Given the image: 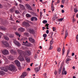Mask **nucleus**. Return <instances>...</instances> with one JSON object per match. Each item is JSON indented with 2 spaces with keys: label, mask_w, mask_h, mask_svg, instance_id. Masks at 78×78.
I'll return each mask as SVG.
<instances>
[{
  "label": "nucleus",
  "mask_w": 78,
  "mask_h": 78,
  "mask_svg": "<svg viewBox=\"0 0 78 78\" xmlns=\"http://www.w3.org/2000/svg\"><path fill=\"white\" fill-rule=\"evenodd\" d=\"M7 67L9 70H10L12 72H16L17 70V68L13 65H11Z\"/></svg>",
  "instance_id": "nucleus-1"
},
{
  "label": "nucleus",
  "mask_w": 78,
  "mask_h": 78,
  "mask_svg": "<svg viewBox=\"0 0 78 78\" xmlns=\"http://www.w3.org/2000/svg\"><path fill=\"white\" fill-rule=\"evenodd\" d=\"M25 6L27 9H29V10H32V9L31 8V6H30V5L28 4H26Z\"/></svg>",
  "instance_id": "nucleus-2"
},
{
  "label": "nucleus",
  "mask_w": 78,
  "mask_h": 78,
  "mask_svg": "<svg viewBox=\"0 0 78 78\" xmlns=\"http://www.w3.org/2000/svg\"><path fill=\"white\" fill-rule=\"evenodd\" d=\"M17 51L18 53V54H20V56H23V52L22 50L20 49H18L17 50Z\"/></svg>",
  "instance_id": "nucleus-3"
},
{
  "label": "nucleus",
  "mask_w": 78,
  "mask_h": 78,
  "mask_svg": "<svg viewBox=\"0 0 78 78\" xmlns=\"http://www.w3.org/2000/svg\"><path fill=\"white\" fill-rule=\"evenodd\" d=\"M22 25L25 27H30V25L29 24V23H26L25 22H23L22 23Z\"/></svg>",
  "instance_id": "nucleus-4"
},
{
  "label": "nucleus",
  "mask_w": 78,
  "mask_h": 78,
  "mask_svg": "<svg viewBox=\"0 0 78 78\" xmlns=\"http://www.w3.org/2000/svg\"><path fill=\"white\" fill-rule=\"evenodd\" d=\"M22 56L23 55H20L18 57V59L20 61H25V58L22 57Z\"/></svg>",
  "instance_id": "nucleus-5"
},
{
  "label": "nucleus",
  "mask_w": 78,
  "mask_h": 78,
  "mask_svg": "<svg viewBox=\"0 0 78 78\" xmlns=\"http://www.w3.org/2000/svg\"><path fill=\"white\" fill-rule=\"evenodd\" d=\"M2 53L4 55H8L9 53V51L6 49H5L4 50L2 51Z\"/></svg>",
  "instance_id": "nucleus-6"
},
{
  "label": "nucleus",
  "mask_w": 78,
  "mask_h": 78,
  "mask_svg": "<svg viewBox=\"0 0 78 78\" xmlns=\"http://www.w3.org/2000/svg\"><path fill=\"white\" fill-rule=\"evenodd\" d=\"M19 6H20V8L21 10H25V6L21 4H20Z\"/></svg>",
  "instance_id": "nucleus-7"
},
{
  "label": "nucleus",
  "mask_w": 78,
  "mask_h": 78,
  "mask_svg": "<svg viewBox=\"0 0 78 78\" xmlns=\"http://www.w3.org/2000/svg\"><path fill=\"white\" fill-rule=\"evenodd\" d=\"M18 31L19 32L22 33L25 31V29L23 27H21L19 28Z\"/></svg>",
  "instance_id": "nucleus-8"
},
{
  "label": "nucleus",
  "mask_w": 78,
  "mask_h": 78,
  "mask_svg": "<svg viewBox=\"0 0 78 78\" xmlns=\"http://www.w3.org/2000/svg\"><path fill=\"white\" fill-rule=\"evenodd\" d=\"M25 54L27 56H30L31 55V52L29 50H27L25 51Z\"/></svg>",
  "instance_id": "nucleus-9"
},
{
  "label": "nucleus",
  "mask_w": 78,
  "mask_h": 78,
  "mask_svg": "<svg viewBox=\"0 0 78 78\" xmlns=\"http://www.w3.org/2000/svg\"><path fill=\"white\" fill-rule=\"evenodd\" d=\"M15 64L17 66H18V67H20V62L19 61L17 60H16L15 61Z\"/></svg>",
  "instance_id": "nucleus-10"
},
{
  "label": "nucleus",
  "mask_w": 78,
  "mask_h": 78,
  "mask_svg": "<svg viewBox=\"0 0 78 78\" xmlns=\"http://www.w3.org/2000/svg\"><path fill=\"white\" fill-rule=\"evenodd\" d=\"M29 32L30 33H31V34H34L35 33V31L33 29H29Z\"/></svg>",
  "instance_id": "nucleus-11"
},
{
  "label": "nucleus",
  "mask_w": 78,
  "mask_h": 78,
  "mask_svg": "<svg viewBox=\"0 0 78 78\" xmlns=\"http://www.w3.org/2000/svg\"><path fill=\"white\" fill-rule=\"evenodd\" d=\"M69 58H70V56H68L66 60V64H69V61H70L71 59H69Z\"/></svg>",
  "instance_id": "nucleus-12"
},
{
  "label": "nucleus",
  "mask_w": 78,
  "mask_h": 78,
  "mask_svg": "<svg viewBox=\"0 0 78 78\" xmlns=\"http://www.w3.org/2000/svg\"><path fill=\"white\" fill-rule=\"evenodd\" d=\"M14 44H15L16 45H17L18 47H19V46L20 45V44L19 42L16 40L14 41Z\"/></svg>",
  "instance_id": "nucleus-13"
},
{
  "label": "nucleus",
  "mask_w": 78,
  "mask_h": 78,
  "mask_svg": "<svg viewBox=\"0 0 78 78\" xmlns=\"http://www.w3.org/2000/svg\"><path fill=\"white\" fill-rule=\"evenodd\" d=\"M41 64L40 65V66L38 68H36L35 69V72H36V73L37 72H38V71L40 69H41Z\"/></svg>",
  "instance_id": "nucleus-14"
},
{
  "label": "nucleus",
  "mask_w": 78,
  "mask_h": 78,
  "mask_svg": "<svg viewBox=\"0 0 78 78\" xmlns=\"http://www.w3.org/2000/svg\"><path fill=\"white\" fill-rule=\"evenodd\" d=\"M10 51L11 53V54H12L13 55H16L17 54L16 52L15 51L13 50V49L10 50Z\"/></svg>",
  "instance_id": "nucleus-15"
},
{
  "label": "nucleus",
  "mask_w": 78,
  "mask_h": 78,
  "mask_svg": "<svg viewBox=\"0 0 78 78\" xmlns=\"http://www.w3.org/2000/svg\"><path fill=\"white\" fill-rule=\"evenodd\" d=\"M0 69L1 70H3L5 72H7L8 71V69H6L5 67H0Z\"/></svg>",
  "instance_id": "nucleus-16"
},
{
  "label": "nucleus",
  "mask_w": 78,
  "mask_h": 78,
  "mask_svg": "<svg viewBox=\"0 0 78 78\" xmlns=\"http://www.w3.org/2000/svg\"><path fill=\"white\" fill-rule=\"evenodd\" d=\"M31 21H33L34 20V21H37V18L36 17H32L31 18Z\"/></svg>",
  "instance_id": "nucleus-17"
},
{
  "label": "nucleus",
  "mask_w": 78,
  "mask_h": 78,
  "mask_svg": "<svg viewBox=\"0 0 78 78\" xmlns=\"http://www.w3.org/2000/svg\"><path fill=\"white\" fill-rule=\"evenodd\" d=\"M65 68H63V71L62 72V75H66L67 74V71H65Z\"/></svg>",
  "instance_id": "nucleus-18"
},
{
  "label": "nucleus",
  "mask_w": 78,
  "mask_h": 78,
  "mask_svg": "<svg viewBox=\"0 0 78 78\" xmlns=\"http://www.w3.org/2000/svg\"><path fill=\"white\" fill-rule=\"evenodd\" d=\"M16 10V7H14L13 8H12L10 9V12H14L15 10Z\"/></svg>",
  "instance_id": "nucleus-19"
},
{
  "label": "nucleus",
  "mask_w": 78,
  "mask_h": 78,
  "mask_svg": "<svg viewBox=\"0 0 78 78\" xmlns=\"http://www.w3.org/2000/svg\"><path fill=\"white\" fill-rule=\"evenodd\" d=\"M25 59L27 61V62H30V59L28 56L25 57Z\"/></svg>",
  "instance_id": "nucleus-20"
},
{
  "label": "nucleus",
  "mask_w": 78,
  "mask_h": 78,
  "mask_svg": "<svg viewBox=\"0 0 78 78\" xmlns=\"http://www.w3.org/2000/svg\"><path fill=\"white\" fill-rule=\"evenodd\" d=\"M29 40L32 43H33V42H34V40L31 37H30L29 38Z\"/></svg>",
  "instance_id": "nucleus-21"
},
{
  "label": "nucleus",
  "mask_w": 78,
  "mask_h": 78,
  "mask_svg": "<svg viewBox=\"0 0 78 78\" xmlns=\"http://www.w3.org/2000/svg\"><path fill=\"white\" fill-rule=\"evenodd\" d=\"M3 44L4 45H5V47H8V46H9V44L6 41H5L3 43Z\"/></svg>",
  "instance_id": "nucleus-22"
},
{
  "label": "nucleus",
  "mask_w": 78,
  "mask_h": 78,
  "mask_svg": "<svg viewBox=\"0 0 78 78\" xmlns=\"http://www.w3.org/2000/svg\"><path fill=\"white\" fill-rule=\"evenodd\" d=\"M0 75H5V72L3 71H0Z\"/></svg>",
  "instance_id": "nucleus-23"
},
{
  "label": "nucleus",
  "mask_w": 78,
  "mask_h": 78,
  "mask_svg": "<svg viewBox=\"0 0 78 78\" xmlns=\"http://www.w3.org/2000/svg\"><path fill=\"white\" fill-rule=\"evenodd\" d=\"M8 59H9V60H11V61H12L13 59V57H12V56H9L8 57Z\"/></svg>",
  "instance_id": "nucleus-24"
},
{
  "label": "nucleus",
  "mask_w": 78,
  "mask_h": 78,
  "mask_svg": "<svg viewBox=\"0 0 78 78\" xmlns=\"http://www.w3.org/2000/svg\"><path fill=\"white\" fill-rule=\"evenodd\" d=\"M51 10L52 11H54L55 10V8H54V6L53 4L51 5Z\"/></svg>",
  "instance_id": "nucleus-25"
},
{
  "label": "nucleus",
  "mask_w": 78,
  "mask_h": 78,
  "mask_svg": "<svg viewBox=\"0 0 78 78\" xmlns=\"http://www.w3.org/2000/svg\"><path fill=\"white\" fill-rule=\"evenodd\" d=\"M22 75L23 76H26L27 75V72H24L22 73Z\"/></svg>",
  "instance_id": "nucleus-26"
},
{
  "label": "nucleus",
  "mask_w": 78,
  "mask_h": 78,
  "mask_svg": "<svg viewBox=\"0 0 78 78\" xmlns=\"http://www.w3.org/2000/svg\"><path fill=\"white\" fill-rule=\"evenodd\" d=\"M53 39L52 38V40H51L50 41V46H51V45H52V44H53Z\"/></svg>",
  "instance_id": "nucleus-27"
},
{
  "label": "nucleus",
  "mask_w": 78,
  "mask_h": 78,
  "mask_svg": "<svg viewBox=\"0 0 78 78\" xmlns=\"http://www.w3.org/2000/svg\"><path fill=\"white\" fill-rule=\"evenodd\" d=\"M23 45H25V46H26L27 44L28 43V41H26L25 42H24V41H23Z\"/></svg>",
  "instance_id": "nucleus-28"
},
{
  "label": "nucleus",
  "mask_w": 78,
  "mask_h": 78,
  "mask_svg": "<svg viewBox=\"0 0 78 78\" xmlns=\"http://www.w3.org/2000/svg\"><path fill=\"white\" fill-rule=\"evenodd\" d=\"M62 66H61L60 68L59 69V71H58V73L59 74H60V73H61V70H62Z\"/></svg>",
  "instance_id": "nucleus-29"
},
{
  "label": "nucleus",
  "mask_w": 78,
  "mask_h": 78,
  "mask_svg": "<svg viewBox=\"0 0 78 78\" xmlns=\"http://www.w3.org/2000/svg\"><path fill=\"white\" fill-rule=\"evenodd\" d=\"M64 52H65V48H64V47H63L62 49V55H63L64 54Z\"/></svg>",
  "instance_id": "nucleus-30"
},
{
  "label": "nucleus",
  "mask_w": 78,
  "mask_h": 78,
  "mask_svg": "<svg viewBox=\"0 0 78 78\" xmlns=\"http://www.w3.org/2000/svg\"><path fill=\"white\" fill-rule=\"evenodd\" d=\"M57 51L58 52H60L61 51V48H57Z\"/></svg>",
  "instance_id": "nucleus-31"
},
{
  "label": "nucleus",
  "mask_w": 78,
  "mask_h": 78,
  "mask_svg": "<svg viewBox=\"0 0 78 78\" xmlns=\"http://www.w3.org/2000/svg\"><path fill=\"white\" fill-rule=\"evenodd\" d=\"M15 34L16 35H17V36H19V37H20V34H19L18 33L16 32Z\"/></svg>",
  "instance_id": "nucleus-32"
},
{
  "label": "nucleus",
  "mask_w": 78,
  "mask_h": 78,
  "mask_svg": "<svg viewBox=\"0 0 78 78\" xmlns=\"http://www.w3.org/2000/svg\"><path fill=\"white\" fill-rule=\"evenodd\" d=\"M0 30H3L4 31H5L6 30V28L5 27L4 28H0Z\"/></svg>",
  "instance_id": "nucleus-33"
},
{
  "label": "nucleus",
  "mask_w": 78,
  "mask_h": 78,
  "mask_svg": "<svg viewBox=\"0 0 78 78\" xmlns=\"http://www.w3.org/2000/svg\"><path fill=\"white\" fill-rule=\"evenodd\" d=\"M5 40H9V37L8 36L5 37Z\"/></svg>",
  "instance_id": "nucleus-34"
},
{
  "label": "nucleus",
  "mask_w": 78,
  "mask_h": 78,
  "mask_svg": "<svg viewBox=\"0 0 78 78\" xmlns=\"http://www.w3.org/2000/svg\"><path fill=\"white\" fill-rule=\"evenodd\" d=\"M74 12L75 13L77 12H78V9H77L76 8L74 9Z\"/></svg>",
  "instance_id": "nucleus-35"
},
{
  "label": "nucleus",
  "mask_w": 78,
  "mask_h": 78,
  "mask_svg": "<svg viewBox=\"0 0 78 78\" xmlns=\"http://www.w3.org/2000/svg\"><path fill=\"white\" fill-rule=\"evenodd\" d=\"M26 16L27 17H31L30 15L28 14H26Z\"/></svg>",
  "instance_id": "nucleus-36"
},
{
  "label": "nucleus",
  "mask_w": 78,
  "mask_h": 78,
  "mask_svg": "<svg viewBox=\"0 0 78 78\" xmlns=\"http://www.w3.org/2000/svg\"><path fill=\"white\" fill-rule=\"evenodd\" d=\"M30 43H27L26 44V46H27V47H30Z\"/></svg>",
  "instance_id": "nucleus-37"
},
{
  "label": "nucleus",
  "mask_w": 78,
  "mask_h": 78,
  "mask_svg": "<svg viewBox=\"0 0 78 78\" xmlns=\"http://www.w3.org/2000/svg\"><path fill=\"white\" fill-rule=\"evenodd\" d=\"M43 23H47V21L46 20H44L43 21Z\"/></svg>",
  "instance_id": "nucleus-38"
},
{
  "label": "nucleus",
  "mask_w": 78,
  "mask_h": 78,
  "mask_svg": "<svg viewBox=\"0 0 78 78\" xmlns=\"http://www.w3.org/2000/svg\"><path fill=\"white\" fill-rule=\"evenodd\" d=\"M70 52V50H68L67 52V54L66 55V56H67L69 55V53Z\"/></svg>",
  "instance_id": "nucleus-39"
},
{
  "label": "nucleus",
  "mask_w": 78,
  "mask_h": 78,
  "mask_svg": "<svg viewBox=\"0 0 78 78\" xmlns=\"http://www.w3.org/2000/svg\"><path fill=\"white\" fill-rule=\"evenodd\" d=\"M37 54H35L34 56V59H37Z\"/></svg>",
  "instance_id": "nucleus-40"
},
{
  "label": "nucleus",
  "mask_w": 78,
  "mask_h": 78,
  "mask_svg": "<svg viewBox=\"0 0 78 78\" xmlns=\"http://www.w3.org/2000/svg\"><path fill=\"white\" fill-rule=\"evenodd\" d=\"M43 36L44 37H47V34H44L43 35Z\"/></svg>",
  "instance_id": "nucleus-41"
},
{
  "label": "nucleus",
  "mask_w": 78,
  "mask_h": 78,
  "mask_svg": "<svg viewBox=\"0 0 78 78\" xmlns=\"http://www.w3.org/2000/svg\"><path fill=\"white\" fill-rule=\"evenodd\" d=\"M43 75L44 76V78H47V77L46 76L47 73H45L43 74Z\"/></svg>",
  "instance_id": "nucleus-42"
},
{
  "label": "nucleus",
  "mask_w": 78,
  "mask_h": 78,
  "mask_svg": "<svg viewBox=\"0 0 78 78\" xmlns=\"http://www.w3.org/2000/svg\"><path fill=\"white\" fill-rule=\"evenodd\" d=\"M65 36H68V32H67V30H66V31Z\"/></svg>",
  "instance_id": "nucleus-43"
},
{
  "label": "nucleus",
  "mask_w": 78,
  "mask_h": 78,
  "mask_svg": "<svg viewBox=\"0 0 78 78\" xmlns=\"http://www.w3.org/2000/svg\"><path fill=\"white\" fill-rule=\"evenodd\" d=\"M16 14H18L19 13V11L17 10H16L15 11V12Z\"/></svg>",
  "instance_id": "nucleus-44"
},
{
  "label": "nucleus",
  "mask_w": 78,
  "mask_h": 78,
  "mask_svg": "<svg viewBox=\"0 0 78 78\" xmlns=\"http://www.w3.org/2000/svg\"><path fill=\"white\" fill-rule=\"evenodd\" d=\"M10 37H14V36L12 34H10L9 36Z\"/></svg>",
  "instance_id": "nucleus-45"
},
{
  "label": "nucleus",
  "mask_w": 78,
  "mask_h": 78,
  "mask_svg": "<svg viewBox=\"0 0 78 78\" xmlns=\"http://www.w3.org/2000/svg\"><path fill=\"white\" fill-rule=\"evenodd\" d=\"M76 41L78 42V35H77L76 37Z\"/></svg>",
  "instance_id": "nucleus-46"
},
{
  "label": "nucleus",
  "mask_w": 78,
  "mask_h": 78,
  "mask_svg": "<svg viewBox=\"0 0 78 78\" xmlns=\"http://www.w3.org/2000/svg\"><path fill=\"white\" fill-rule=\"evenodd\" d=\"M65 2V0H62V3L63 4H64Z\"/></svg>",
  "instance_id": "nucleus-47"
},
{
  "label": "nucleus",
  "mask_w": 78,
  "mask_h": 78,
  "mask_svg": "<svg viewBox=\"0 0 78 78\" xmlns=\"http://www.w3.org/2000/svg\"><path fill=\"white\" fill-rule=\"evenodd\" d=\"M42 13L41 12H40V17H42Z\"/></svg>",
  "instance_id": "nucleus-48"
},
{
  "label": "nucleus",
  "mask_w": 78,
  "mask_h": 78,
  "mask_svg": "<svg viewBox=\"0 0 78 78\" xmlns=\"http://www.w3.org/2000/svg\"><path fill=\"white\" fill-rule=\"evenodd\" d=\"M73 22H74L75 21V20H75V18H74V16H73Z\"/></svg>",
  "instance_id": "nucleus-49"
},
{
  "label": "nucleus",
  "mask_w": 78,
  "mask_h": 78,
  "mask_svg": "<svg viewBox=\"0 0 78 78\" xmlns=\"http://www.w3.org/2000/svg\"><path fill=\"white\" fill-rule=\"evenodd\" d=\"M20 78H25V76L22 74L20 77Z\"/></svg>",
  "instance_id": "nucleus-50"
},
{
  "label": "nucleus",
  "mask_w": 78,
  "mask_h": 78,
  "mask_svg": "<svg viewBox=\"0 0 78 78\" xmlns=\"http://www.w3.org/2000/svg\"><path fill=\"white\" fill-rule=\"evenodd\" d=\"M2 35H3V33L0 32V38H1V37H2Z\"/></svg>",
  "instance_id": "nucleus-51"
},
{
  "label": "nucleus",
  "mask_w": 78,
  "mask_h": 78,
  "mask_svg": "<svg viewBox=\"0 0 78 78\" xmlns=\"http://www.w3.org/2000/svg\"><path fill=\"white\" fill-rule=\"evenodd\" d=\"M63 19H64V18H62L59 19V21H62V20H63Z\"/></svg>",
  "instance_id": "nucleus-52"
},
{
  "label": "nucleus",
  "mask_w": 78,
  "mask_h": 78,
  "mask_svg": "<svg viewBox=\"0 0 78 78\" xmlns=\"http://www.w3.org/2000/svg\"><path fill=\"white\" fill-rule=\"evenodd\" d=\"M52 29L53 31H55V30L56 29L55 28V27H52Z\"/></svg>",
  "instance_id": "nucleus-53"
},
{
  "label": "nucleus",
  "mask_w": 78,
  "mask_h": 78,
  "mask_svg": "<svg viewBox=\"0 0 78 78\" xmlns=\"http://www.w3.org/2000/svg\"><path fill=\"white\" fill-rule=\"evenodd\" d=\"M46 33L47 34H48V33H49V30H47L46 31Z\"/></svg>",
  "instance_id": "nucleus-54"
},
{
  "label": "nucleus",
  "mask_w": 78,
  "mask_h": 78,
  "mask_svg": "<svg viewBox=\"0 0 78 78\" xmlns=\"http://www.w3.org/2000/svg\"><path fill=\"white\" fill-rule=\"evenodd\" d=\"M52 49H53V47H52V46H50L49 47V49L50 50H52Z\"/></svg>",
  "instance_id": "nucleus-55"
},
{
  "label": "nucleus",
  "mask_w": 78,
  "mask_h": 78,
  "mask_svg": "<svg viewBox=\"0 0 78 78\" xmlns=\"http://www.w3.org/2000/svg\"><path fill=\"white\" fill-rule=\"evenodd\" d=\"M3 8V5L2 4H0V8Z\"/></svg>",
  "instance_id": "nucleus-56"
},
{
  "label": "nucleus",
  "mask_w": 78,
  "mask_h": 78,
  "mask_svg": "<svg viewBox=\"0 0 78 78\" xmlns=\"http://www.w3.org/2000/svg\"><path fill=\"white\" fill-rule=\"evenodd\" d=\"M55 19H56V18H55V17H53L52 18V20H53V21L55 20Z\"/></svg>",
  "instance_id": "nucleus-57"
},
{
  "label": "nucleus",
  "mask_w": 78,
  "mask_h": 78,
  "mask_svg": "<svg viewBox=\"0 0 78 78\" xmlns=\"http://www.w3.org/2000/svg\"><path fill=\"white\" fill-rule=\"evenodd\" d=\"M54 73L55 75H56L57 74V72H56V71H55V72H54Z\"/></svg>",
  "instance_id": "nucleus-58"
},
{
  "label": "nucleus",
  "mask_w": 78,
  "mask_h": 78,
  "mask_svg": "<svg viewBox=\"0 0 78 78\" xmlns=\"http://www.w3.org/2000/svg\"><path fill=\"white\" fill-rule=\"evenodd\" d=\"M54 2H55V1H54L53 0H52V3H51V5H53V3H54Z\"/></svg>",
  "instance_id": "nucleus-59"
},
{
  "label": "nucleus",
  "mask_w": 78,
  "mask_h": 78,
  "mask_svg": "<svg viewBox=\"0 0 78 78\" xmlns=\"http://www.w3.org/2000/svg\"><path fill=\"white\" fill-rule=\"evenodd\" d=\"M49 25V24H48V23H47L46 24V27H48V25Z\"/></svg>",
  "instance_id": "nucleus-60"
},
{
  "label": "nucleus",
  "mask_w": 78,
  "mask_h": 78,
  "mask_svg": "<svg viewBox=\"0 0 78 78\" xmlns=\"http://www.w3.org/2000/svg\"><path fill=\"white\" fill-rule=\"evenodd\" d=\"M47 64L46 63H45V64H44V66L45 67V66H47Z\"/></svg>",
  "instance_id": "nucleus-61"
},
{
  "label": "nucleus",
  "mask_w": 78,
  "mask_h": 78,
  "mask_svg": "<svg viewBox=\"0 0 78 78\" xmlns=\"http://www.w3.org/2000/svg\"><path fill=\"white\" fill-rule=\"evenodd\" d=\"M75 55V53H73L72 54V56H74Z\"/></svg>",
  "instance_id": "nucleus-62"
},
{
  "label": "nucleus",
  "mask_w": 78,
  "mask_h": 78,
  "mask_svg": "<svg viewBox=\"0 0 78 78\" xmlns=\"http://www.w3.org/2000/svg\"><path fill=\"white\" fill-rule=\"evenodd\" d=\"M62 13H64V10H62Z\"/></svg>",
  "instance_id": "nucleus-63"
},
{
  "label": "nucleus",
  "mask_w": 78,
  "mask_h": 78,
  "mask_svg": "<svg viewBox=\"0 0 78 78\" xmlns=\"http://www.w3.org/2000/svg\"><path fill=\"white\" fill-rule=\"evenodd\" d=\"M33 64V63H31L30 64V66H32Z\"/></svg>",
  "instance_id": "nucleus-64"
}]
</instances>
